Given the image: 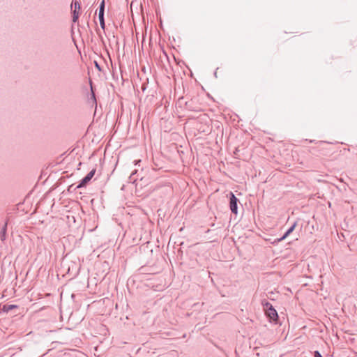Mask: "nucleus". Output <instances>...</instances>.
Masks as SVG:
<instances>
[{"label": "nucleus", "instance_id": "15", "mask_svg": "<svg viewBox=\"0 0 357 357\" xmlns=\"http://www.w3.org/2000/svg\"><path fill=\"white\" fill-rule=\"evenodd\" d=\"M95 63H96V67L98 69L100 70V67L99 64H98L96 61L95 62Z\"/></svg>", "mask_w": 357, "mask_h": 357}, {"label": "nucleus", "instance_id": "1", "mask_svg": "<svg viewBox=\"0 0 357 357\" xmlns=\"http://www.w3.org/2000/svg\"><path fill=\"white\" fill-rule=\"evenodd\" d=\"M229 209H230L231 212L234 215H237L238 204L239 203L238 199L231 192L229 195Z\"/></svg>", "mask_w": 357, "mask_h": 357}, {"label": "nucleus", "instance_id": "6", "mask_svg": "<svg viewBox=\"0 0 357 357\" xmlns=\"http://www.w3.org/2000/svg\"><path fill=\"white\" fill-rule=\"evenodd\" d=\"M15 308H17V305H14V304L8 305V304H6V305H3L2 306L1 310H2L3 312L8 313L10 311H11V310H13V309H15Z\"/></svg>", "mask_w": 357, "mask_h": 357}, {"label": "nucleus", "instance_id": "11", "mask_svg": "<svg viewBox=\"0 0 357 357\" xmlns=\"http://www.w3.org/2000/svg\"><path fill=\"white\" fill-rule=\"evenodd\" d=\"M90 86H91V96L89 98V100H91L93 102V103L96 105V94H95V92L93 91L91 82L90 83Z\"/></svg>", "mask_w": 357, "mask_h": 357}, {"label": "nucleus", "instance_id": "5", "mask_svg": "<svg viewBox=\"0 0 357 357\" xmlns=\"http://www.w3.org/2000/svg\"><path fill=\"white\" fill-rule=\"evenodd\" d=\"M296 225H297L296 222H294V224L286 231V232L284 234V235L282 236H281L280 238H278L277 241H281L284 240V238H286L294 230Z\"/></svg>", "mask_w": 357, "mask_h": 357}, {"label": "nucleus", "instance_id": "4", "mask_svg": "<svg viewBox=\"0 0 357 357\" xmlns=\"http://www.w3.org/2000/svg\"><path fill=\"white\" fill-rule=\"evenodd\" d=\"M269 322H273L275 324H281L278 314L272 305H269Z\"/></svg>", "mask_w": 357, "mask_h": 357}, {"label": "nucleus", "instance_id": "16", "mask_svg": "<svg viewBox=\"0 0 357 357\" xmlns=\"http://www.w3.org/2000/svg\"><path fill=\"white\" fill-rule=\"evenodd\" d=\"M218 69V68H216L215 71L214 72V77H217V70Z\"/></svg>", "mask_w": 357, "mask_h": 357}, {"label": "nucleus", "instance_id": "2", "mask_svg": "<svg viewBox=\"0 0 357 357\" xmlns=\"http://www.w3.org/2000/svg\"><path fill=\"white\" fill-rule=\"evenodd\" d=\"M105 1L102 0L98 8V19L100 22V26L102 29H105Z\"/></svg>", "mask_w": 357, "mask_h": 357}, {"label": "nucleus", "instance_id": "3", "mask_svg": "<svg viewBox=\"0 0 357 357\" xmlns=\"http://www.w3.org/2000/svg\"><path fill=\"white\" fill-rule=\"evenodd\" d=\"M96 169H91L78 183V185L75 188V190L77 188H82L85 187L88 183L92 179L96 173Z\"/></svg>", "mask_w": 357, "mask_h": 357}, {"label": "nucleus", "instance_id": "10", "mask_svg": "<svg viewBox=\"0 0 357 357\" xmlns=\"http://www.w3.org/2000/svg\"><path fill=\"white\" fill-rule=\"evenodd\" d=\"M137 169H135L134 171H132V172L131 173V174L130 175L129 178H128V182L129 183H135V181H137V178L135 176V174H137Z\"/></svg>", "mask_w": 357, "mask_h": 357}, {"label": "nucleus", "instance_id": "14", "mask_svg": "<svg viewBox=\"0 0 357 357\" xmlns=\"http://www.w3.org/2000/svg\"><path fill=\"white\" fill-rule=\"evenodd\" d=\"M141 160H136L134 161L135 165H137L138 162H140Z\"/></svg>", "mask_w": 357, "mask_h": 357}, {"label": "nucleus", "instance_id": "8", "mask_svg": "<svg viewBox=\"0 0 357 357\" xmlns=\"http://www.w3.org/2000/svg\"><path fill=\"white\" fill-rule=\"evenodd\" d=\"M261 305H263L264 314L268 317V300L266 298H261Z\"/></svg>", "mask_w": 357, "mask_h": 357}, {"label": "nucleus", "instance_id": "7", "mask_svg": "<svg viewBox=\"0 0 357 357\" xmlns=\"http://www.w3.org/2000/svg\"><path fill=\"white\" fill-rule=\"evenodd\" d=\"M6 231H7V222L4 224L2 227L0 231V238L2 241H4L6 238Z\"/></svg>", "mask_w": 357, "mask_h": 357}, {"label": "nucleus", "instance_id": "12", "mask_svg": "<svg viewBox=\"0 0 357 357\" xmlns=\"http://www.w3.org/2000/svg\"><path fill=\"white\" fill-rule=\"evenodd\" d=\"M72 13H73V22H77L78 19H79V11H77V10H73Z\"/></svg>", "mask_w": 357, "mask_h": 357}, {"label": "nucleus", "instance_id": "13", "mask_svg": "<svg viewBox=\"0 0 357 357\" xmlns=\"http://www.w3.org/2000/svg\"><path fill=\"white\" fill-rule=\"evenodd\" d=\"M314 357H323L321 354L318 351H315L314 352Z\"/></svg>", "mask_w": 357, "mask_h": 357}, {"label": "nucleus", "instance_id": "9", "mask_svg": "<svg viewBox=\"0 0 357 357\" xmlns=\"http://www.w3.org/2000/svg\"><path fill=\"white\" fill-rule=\"evenodd\" d=\"M73 6L74 7L73 10L79 11L81 8L80 0H73L71 7L73 8Z\"/></svg>", "mask_w": 357, "mask_h": 357}]
</instances>
